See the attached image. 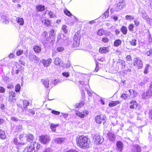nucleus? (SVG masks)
<instances>
[{"label":"nucleus","instance_id":"1","mask_svg":"<svg viewBox=\"0 0 152 152\" xmlns=\"http://www.w3.org/2000/svg\"><path fill=\"white\" fill-rule=\"evenodd\" d=\"M76 140L77 145L80 148L86 149L89 147L90 141L86 137L82 136H77Z\"/></svg>","mask_w":152,"mask_h":152},{"label":"nucleus","instance_id":"2","mask_svg":"<svg viewBox=\"0 0 152 152\" xmlns=\"http://www.w3.org/2000/svg\"><path fill=\"white\" fill-rule=\"evenodd\" d=\"M81 38L80 34L78 32H77L75 34L74 37V42L73 44V46L74 47H78L80 45V40Z\"/></svg>","mask_w":152,"mask_h":152},{"label":"nucleus","instance_id":"3","mask_svg":"<svg viewBox=\"0 0 152 152\" xmlns=\"http://www.w3.org/2000/svg\"><path fill=\"white\" fill-rule=\"evenodd\" d=\"M106 118V116L102 114L96 116L95 118L96 122L98 124H100L102 122L104 124V121Z\"/></svg>","mask_w":152,"mask_h":152},{"label":"nucleus","instance_id":"4","mask_svg":"<svg viewBox=\"0 0 152 152\" xmlns=\"http://www.w3.org/2000/svg\"><path fill=\"white\" fill-rule=\"evenodd\" d=\"M125 6L124 2L123 1H121L114 6V9L115 11H118L123 9Z\"/></svg>","mask_w":152,"mask_h":152},{"label":"nucleus","instance_id":"5","mask_svg":"<svg viewBox=\"0 0 152 152\" xmlns=\"http://www.w3.org/2000/svg\"><path fill=\"white\" fill-rule=\"evenodd\" d=\"M133 64L134 65L137 66L138 69L141 68L143 66L141 60L137 58H134Z\"/></svg>","mask_w":152,"mask_h":152},{"label":"nucleus","instance_id":"6","mask_svg":"<svg viewBox=\"0 0 152 152\" xmlns=\"http://www.w3.org/2000/svg\"><path fill=\"white\" fill-rule=\"evenodd\" d=\"M39 140L41 143L45 144L49 142L50 139L47 136L42 135L40 137Z\"/></svg>","mask_w":152,"mask_h":152},{"label":"nucleus","instance_id":"7","mask_svg":"<svg viewBox=\"0 0 152 152\" xmlns=\"http://www.w3.org/2000/svg\"><path fill=\"white\" fill-rule=\"evenodd\" d=\"M77 116L80 117L81 118H83L85 116H87L88 114V111L85 110L81 112L79 111H77L75 113Z\"/></svg>","mask_w":152,"mask_h":152},{"label":"nucleus","instance_id":"8","mask_svg":"<svg viewBox=\"0 0 152 152\" xmlns=\"http://www.w3.org/2000/svg\"><path fill=\"white\" fill-rule=\"evenodd\" d=\"M36 142H33L31 144L27 146V152H35V145Z\"/></svg>","mask_w":152,"mask_h":152},{"label":"nucleus","instance_id":"9","mask_svg":"<svg viewBox=\"0 0 152 152\" xmlns=\"http://www.w3.org/2000/svg\"><path fill=\"white\" fill-rule=\"evenodd\" d=\"M116 146L118 152H121L123 150V146L122 142L120 141H118L116 143Z\"/></svg>","mask_w":152,"mask_h":152},{"label":"nucleus","instance_id":"10","mask_svg":"<svg viewBox=\"0 0 152 152\" xmlns=\"http://www.w3.org/2000/svg\"><path fill=\"white\" fill-rule=\"evenodd\" d=\"M132 149V151L134 152H140L141 151V147L138 144L133 145Z\"/></svg>","mask_w":152,"mask_h":152},{"label":"nucleus","instance_id":"11","mask_svg":"<svg viewBox=\"0 0 152 152\" xmlns=\"http://www.w3.org/2000/svg\"><path fill=\"white\" fill-rule=\"evenodd\" d=\"M42 63L44 66L45 67L49 66L52 62V60L50 58H49L47 60H42Z\"/></svg>","mask_w":152,"mask_h":152},{"label":"nucleus","instance_id":"12","mask_svg":"<svg viewBox=\"0 0 152 152\" xmlns=\"http://www.w3.org/2000/svg\"><path fill=\"white\" fill-rule=\"evenodd\" d=\"M65 37L63 34H58L57 38V41L62 44V42L61 41H63L64 39H65Z\"/></svg>","mask_w":152,"mask_h":152},{"label":"nucleus","instance_id":"13","mask_svg":"<svg viewBox=\"0 0 152 152\" xmlns=\"http://www.w3.org/2000/svg\"><path fill=\"white\" fill-rule=\"evenodd\" d=\"M94 142L96 144L101 143L103 142V140L101 137L98 135L96 136L94 139Z\"/></svg>","mask_w":152,"mask_h":152},{"label":"nucleus","instance_id":"14","mask_svg":"<svg viewBox=\"0 0 152 152\" xmlns=\"http://www.w3.org/2000/svg\"><path fill=\"white\" fill-rule=\"evenodd\" d=\"M109 51L107 48L103 47L100 48L99 50V52L102 54H105Z\"/></svg>","mask_w":152,"mask_h":152},{"label":"nucleus","instance_id":"15","mask_svg":"<svg viewBox=\"0 0 152 152\" xmlns=\"http://www.w3.org/2000/svg\"><path fill=\"white\" fill-rule=\"evenodd\" d=\"M107 135L110 141H115V135L111 132H109L108 133Z\"/></svg>","mask_w":152,"mask_h":152},{"label":"nucleus","instance_id":"16","mask_svg":"<svg viewBox=\"0 0 152 152\" xmlns=\"http://www.w3.org/2000/svg\"><path fill=\"white\" fill-rule=\"evenodd\" d=\"M29 56L31 60L32 61L34 60L36 62H38L39 61V58L34 54H31Z\"/></svg>","mask_w":152,"mask_h":152},{"label":"nucleus","instance_id":"17","mask_svg":"<svg viewBox=\"0 0 152 152\" xmlns=\"http://www.w3.org/2000/svg\"><path fill=\"white\" fill-rule=\"evenodd\" d=\"M66 140V139L64 138H60L56 139L55 142L57 144H61Z\"/></svg>","mask_w":152,"mask_h":152},{"label":"nucleus","instance_id":"18","mask_svg":"<svg viewBox=\"0 0 152 152\" xmlns=\"http://www.w3.org/2000/svg\"><path fill=\"white\" fill-rule=\"evenodd\" d=\"M1 20L4 24H7L9 23L8 19L7 17L4 15L1 16Z\"/></svg>","mask_w":152,"mask_h":152},{"label":"nucleus","instance_id":"19","mask_svg":"<svg viewBox=\"0 0 152 152\" xmlns=\"http://www.w3.org/2000/svg\"><path fill=\"white\" fill-rule=\"evenodd\" d=\"M64 39L63 41H61L62 42V44L66 45L71 43V41L69 40V39L67 37H65V39Z\"/></svg>","mask_w":152,"mask_h":152},{"label":"nucleus","instance_id":"20","mask_svg":"<svg viewBox=\"0 0 152 152\" xmlns=\"http://www.w3.org/2000/svg\"><path fill=\"white\" fill-rule=\"evenodd\" d=\"M54 64L56 65L61 66L63 65L61 64L62 62L61 60L58 58H56L54 60Z\"/></svg>","mask_w":152,"mask_h":152},{"label":"nucleus","instance_id":"21","mask_svg":"<svg viewBox=\"0 0 152 152\" xmlns=\"http://www.w3.org/2000/svg\"><path fill=\"white\" fill-rule=\"evenodd\" d=\"M120 103V102L118 101H111L110 102L109 104V106L110 107H112L113 106H116Z\"/></svg>","mask_w":152,"mask_h":152},{"label":"nucleus","instance_id":"22","mask_svg":"<svg viewBox=\"0 0 152 152\" xmlns=\"http://www.w3.org/2000/svg\"><path fill=\"white\" fill-rule=\"evenodd\" d=\"M16 21L20 25H22L24 23V20L23 18L18 17L16 19Z\"/></svg>","mask_w":152,"mask_h":152},{"label":"nucleus","instance_id":"23","mask_svg":"<svg viewBox=\"0 0 152 152\" xmlns=\"http://www.w3.org/2000/svg\"><path fill=\"white\" fill-rule=\"evenodd\" d=\"M41 82L44 85L45 87L48 88L49 87V80L48 79H42L41 80Z\"/></svg>","mask_w":152,"mask_h":152},{"label":"nucleus","instance_id":"24","mask_svg":"<svg viewBox=\"0 0 152 152\" xmlns=\"http://www.w3.org/2000/svg\"><path fill=\"white\" fill-rule=\"evenodd\" d=\"M36 9L38 11H42L45 10V6L39 5L36 6Z\"/></svg>","mask_w":152,"mask_h":152},{"label":"nucleus","instance_id":"25","mask_svg":"<svg viewBox=\"0 0 152 152\" xmlns=\"http://www.w3.org/2000/svg\"><path fill=\"white\" fill-rule=\"evenodd\" d=\"M6 138L5 134L4 131L0 129V138L4 139Z\"/></svg>","mask_w":152,"mask_h":152},{"label":"nucleus","instance_id":"26","mask_svg":"<svg viewBox=\"0 0 152 152\" xmlns=\"http://www.w3.org/2000/svg\"><path fill=\"white\" fill-rule=\"evenodd\" d=\"M121 42L122 41L120 39L116 40L114 42V45L115 46L118 47L121 44Z\"/></svg>","mask_w":152,"mask_h":152},{"label":"nucleus","instance_id":"27","mask_svg":"<svg viewBox=\"0 0 152 152\" xmlns=\"http://www.w3.org/2000/svg\"><path fill=\"white\" fill-rule=\"evenodd\" d=\"M121 31L124 34H126L127 32V29L126 27L123 26L121 28Z\"/></svg>","mask_w":152,"mask_h":152},{"label":"nucleus","instance_id":"28","mask_svg":"<svg viewBox=\"0 0 152 152\" xmlns=\"http://www.w3.org/2000/svg\"><path fill=\"white\" fill-rule=\"evenodd\" d=\"M130 104L131 105L130 106V108L131 109L134 108L135 105L136 106V107H137L138 105L136 101L132 100Z\"/></svg>","mask_w":152,"mask_h":152},{"label":"nucleus","instance_id":"29","mask_svg":"<svg viewBox=\"0 0 152 152\" xmlns=\"http://www.w3.org/2000/svg\"><path fill=\"white\" fill-rule=\"evenodd\" d=\"M23 105L25 109L27 108V107L28 105L29 104V102L28 101L24 100L23 101Z\"/></svg>","mask_w":152,"mask_h":152},{"label":"nucleus","instance_id":"30","mask_svg":"<svg viewBox=\"0 0 152 152\" xmlns=\"http://www.w3.org/2000/svg\"><path fill=\"white\" fill-rule=\"evenodd\" d=\"M26 137L27 138V139L29 142H30L31 140H33L34 136L32 134H28V135H26Z\"/></svg>","mask_w":152,"mask_h":152},{"label":"nucleus","instance_id":"31","mask_svg":"<svg viewBox=\"0 0 152 152\" xmlns=\"http://www.w3.org/2000/svg\"><path fill=\"white\" fill-rule=\"evenodd\" d=\"M130 96L126 94H123L121 95V97L124 99H129Z\"/></svg>","mask_w":152,"mask_h":152},{"label":"nucleus","instance_id":"32","mask_svg":"<svg viewBox=\"0 0 152 152\" xmlns=\"http://www.w3.org/2000/svg\"><path fill=\"white\" fill-rule=\"evenodd\" d=\"M21 88L20 85L19 84H17L15 88V91L16 92H19Z\"/></svg>","mask_w":152,"mask_h":152},{"label":"nucleus","instance_id":"33","mask_svg":"<svg viewBox=\"0 0 152 152\" xmlns=\"http://www.w3.org/2000/svg\"><path fill=\"white\" fill-rule=\"evenodd\" d=\"M145 54L147 56H151L152 55V49L147 50L145 53Z\"/></svg>","mask_w":152,"mask_h":152},{"label":"nucleus","instance_id":"34","mask_svg":"<svg viewBox=\"0 0 152 152\" xmlns=\"http://www.w3.org/2000/svg\"><path fill=\"white\" fill-rule=\"evenodd\" d=\"M34 50L37 53H39L41 51V48L39 46H35L34 47Z\"/></svg>","mask_w":152,"mask_h":152},{"label":"nucleus","instance_id":"35","mask_svg":"<svg viewBox=\"0 0 152 152\" xmlns=\"http://www.w3.org/2000/svg\"><path fill=\"white\" fill-rule=\"evenodd\" d=\"M23 50L19 49L16 51V54L17 56H20L23 54Z\"/></svg>","mask_w":152,"mask_h":152},{"label":"nucleus","instance_id":"36","mask_svg":"<svg viewBox=\"0 0 152 152\" xmlns=\"http://www.w3.org/2000/svg\"><path fill=\"white\" fill-rule=\"evenodd\" d=\"M18 139L16 138H15L14 139V144L17 145H23L24 143H19L18 142Z\"/></svg>","mask_w":152,"mask_h":152},{"label":"nucleus","instance_id":"37","mask_svg":"<svg viewBox=\"0 0 152 152\" xmlns=\"http://www.w3.org/2000/svg\"><path fill=\"white\" fill-rule=\"evenodd\" d=\"M67 27L65 25H63L62 27V30L65 33H66L67 32Z\"/></svg>","mask_w":152,"mask_h":152},{"label":"nucleus","instance_id":"38","mask_svg":"<svg viewBox=\"0 0 152 152\" xmlns=\"http://www.w3.org/2000/svg\"><path fill=\"white\" fill-rule=\"evenodd\" d=\"M136 39H133L130 41V42L132 45L135 46L136 45Z\"/></svg>","mask_w":152,"mask_h":152},{"label":"nucleus","instance_id":"39","mask_svg":"<svg viewBox=\"0 0 152 152\" xmlns=\"http://www.w3.org/2000/svg\"><path fill=\"white\" fill-rule=\"evenodd\" d=\"M148 97L150 98L151 96H152V89H149L146 92Z\"/></svg>","mask_w":152,"mask_h":152},{"label":"nucleus","instance_id":"40","mask_svg":"<svg viewBox=\"0 0 152 152\" xmlns=\"http://www.w3.org/2000/svg\"><path fill=\"white\" fill-rule=\"evenodd\" d=\"M142 98L143 99H146L149 98L146 92L143 93L142 95Z\"/></svg>","mask_w":152,"mask_h":152},{"label":"nucleus","instance_id":"41","mask_svg":"<svg viewBox=\"0 0 152 152\" xmlns=\"http://www.w3.org/2000/svg\"><path fill=\"white\" fill-rule=\"evenodd\" d=\"M109 16V9H108L103 15V18H106Z\"/></svg>","mask_w":152,"mask_h":152},{"label":"nucleus","instance_id":"42","mask_svg":"<svg viewBox=\"0 0 152 152\" xmlns=\"http://www.w3.org/2000/svg\"><path fill=\"white\" fill-rule=\"evenodd\" d=\"M58 126V125H56L53 124H51L50 125V127L52 129V130L53 131L55 132L56 130V129H55V128Z\"/></svg>","mask_w":152,"mask_h":152},{"label":"nucleus","instance_id":"43","mask_svg":"<svg viewBox=\"0 0 152 152\" xmlns=\"http://www.w3.org/2000/svg\"><path fill=\"white\" fill-rule=\"evenodd\" d=\"M97 34L99 36H102L104 34V31L102 29H100L97 31Z\"/></svg>","mask_w":152,"mask_h":152},{"label":"nucleus","instance_id":"44","mask_svg":"<svg viewBox=\"0 0 152 152\" xmlns=\"http://www.w3.org/2000/svg\"><path fill=\"white\" fill-rule=\"evenodd\" d=\"M9 96H12V97H15L16 96L15 93L13 91H10L9 93Z\"/></svg>","mask_w":152,"mask_h":152},{"label":"nucleus","instance_id":"45","mask_svg":"<svg viewBox=\"0 0 152 152\" xmlns=\"http://www.w3.org/2000/svg\"><path fill=\"white\" fill-rule=\"evenodd\" d=\"M44 23V25L47 26H49L50 24V22L47 20H45L44 22L42 21Z\"/></svg>","mask_w":152,"mask_h":152},{"label":"nucleus","instance_id":"46","mask_svg":"<svg viewBox=\"0 0 152 152\" xmlns=\"http://www.w3.org/2000/svg\"><path fill=\"white\" fill-rule=\"evenodd\" d=\"M64 12L65 14L68 16H70L72 15L71 12L67 10H64Z\"/></svg>","mask_w":152,"mask_h":152},{"label":"nucleus","instance_id":"47","mask_svg":"<svg viewBox=\"0 0 152 152\" xmlns=\"http://www.w3.org/2000/svg\"><path fill=\"white\" fill-rule=\"evenodd\" d=\"M22 129V126L21 125H19L17 126L16 128V131L17 132L20 131Z\"/></svg>","mask_w":152,"mask_h":152},{"label":"nucleus","instance_id":"48","mask_svg":"<svg viewBox=\"0 0 152 152\" xmlns=\"http://www.w3.org/2000/svg\"><path fill=\"white\" fill-rule=\"evenodd\" d=\"M48 15L51 18H53L55 16V14L51 11L48 12Z\"/></svg>","mask_w":152,"mask_h":152},{"label":"nucleus","instance_id":"49","mask_svg":"<svg viewBox=\"0 0 152 152\" xmlns=\"http://www.w3.org/2000/svg\"><path fill=\"white\" fill-rule=\"evenodd\" d=\"M102 41L103 42L106 43L108 42L109 39L106 37H104L102 38Z\"/></svg>","mask_w":152,"mask_h":152},{"label":"nucleus","instance_id":"50","mask_svg":"<svg viewBox=\"0 0 152 152\" xmlns=\"http://www.w3.org/2000/svg\"><path fill=\"white\" fill-rule=\"evenodd\" d=\"M118 62H119V63H121V64L124 66H125V62L123 60L119 59L118 60Z\"/></svg>","mask_w":152,"mask_h":152},{"label":"nucleus","instance_id":"51","mask_svg":"<svg viewBox=\"0 0 152 152\" xmlns=\"http://www.w3.org/2000/svg\"><path fill=\"white\" fill-rule=\"evenodd\" d=\"M85 89L87 91V94L88 96H92L93 93L89 90H88V89H87L86 88Z\"/></svg>","mask_w":152,"mask_h":152},{"label":"nucleus","instance_id":"52","mask_svg":"<svg viewBox=\"0 0 152 152\" xmlns=\"http://www.w3.org/2000/svg\"><path fill=\"white\" fill-rule=\"evenodd\" d=\"M84 105V102H81L80 103L78 104V105L77 106V107H82Z\"/></svg>","mask_w":152,"mask_h":152},{"label":"nucleus","instance_id":"53","mask_svg":"<svg viewBox=\"0 0 152 152\" xmlns=\"http://www.w3.org/2000/svg\"><path fill=\"white\" fill-rule=\"evenodd\" d=\"M51 113L56 115H58L60 114V113L59 111H56L54 110H53L51 111Z\"/></svg>","mask_w":152,"mask_h":152},{"label":"nucleus","instance_id":"54","mask_svg":"<svg viewBox=\"0 0 152 152\" xmlns=\"http://www.w3.org/2000/svg\"><path fill=\"white\" fill-rule=\"evenodd\" d=\"M13 97L9 96L8 97V101L10 102L11 103L13 102L14 99Z\"/></svg>","mask_w":152,"mask_h":152},{"label":"nucleus","instance_id":"55","mask_svg":"<svg viewBox=\"0 0 152 152\" xmlns=\"http://www.w3.org/2000/svg\"><path fill=\"white\" fill-rule=\"evenodd\" d=\"M126 18L127 20H132L134 18V17L130 15H127L126 16Z\"/></svg>","mask_w":152,"mask_h":152},{"label":"nucleus","instance_id":"56","mask_svg":"<svg viewBox=\"0 0 152 152\" xmlns=\"http://www.w3.org/2000/svg\"><path fill=\"white\" fill-rule=\"evenodd\" d=\"M62 74L63 76L66 77H67L69 76V73L68 72H64Z\"/></svg>","mask_w":152,"mask_h":152},{"label":"nucleus","instance_id":"57","mask_svg":"<svg viewBox=\"0 0 152 152\" xmlns=\"http://www.w3.org/2000/svg\"><path fill=\"white\" fill-rule=\"evenodd\" d=\"M8 57L10 58H12L15 57V55L13 53H10L9 56Z\"/></svg>","mask_w":152,"mask_h":152},{"label":"nucleus","instance_id":"58","mask_svg":"<svg viewBox=\"0 0 152 152\" xmlns=\"http://www.w3.org/2000/svg\"><path fill=\"white\" fill-rule=\"evenodd\" d=\"M149 117L151 119H152V108L149 110Z\"/></svg>","mask_w":152,"mask_h":152},{"label":"nucleus","instance_id":"59","mask_svg":"<svg viewBox=\"0 0 152 152\" xmlns=\"http://www.w3.org/2000/svg\"><path fill=\"white\" fill-rule=\"evenodd\" d=\"M48 35V33L45 31H44L42 34V36L43 37H46Z\"/></svg>","mask_w":152,"mask_h":152},{"label":"nucleus","instance_id":"60","mask_svg":"<svg viewBox=\"0 0 152 152\" xmlns=\"http://www.w3.org/2000/svg\"><path fill=\"white\" fill-rule=\"evenodd\" d=\"M134 27V26L133 24H131L129 25L128 28L129 31H133V28Z\"/></svg>","mask_w":152,"mask_h":152},{"label":"nucleus","instance_id":"61","mask_svg":"<svg viewBox=\"0 0 152 152\" xmlns=\"http://www.w3.org/2000/svg\"><path fill=\"white\" fill-rule=\"evenodd\" d=\"M50 35L52 36H55V34L54 33V31L53 29H52L50 31Z\"/></svg>","mask_w":152,"mask_h":152},{"label":"nucleus","instance_id":"62","mask_svg":"<svg viewBox=\"0 0 152 152\" xmlns=\"http://www.w3.org/2000/svg\"><path fill=\"white\" fill-rule=\"evenodd\" d=\"M64 50V48L62 47H58L57 49V50L58 52H62Z\"/></svg>","mask_w":152,"mask_h":152},{"label":"nucleus","instance_id":"63","mask_svg":"<svg viewBox=\"0 0 152 152\" xmlns=\"http://www.w3.org/2000/svg\"><path fill=\"white\" fill-rule=\"evenodd\" d=\"M35 145L36 146V149L37 151L39 150L41 147L40 145L39 144H38V143L36 144H36L35 145Z\"/></svg>","mask_w":152,"mask_h":152},{"label":"nucleus","instance_id":"64","mask_svg":"<svg viewBox=\"0 0 152 152\" xmlns=\"http://www.w3.org/2000/svg\"><path fill=\"white\" fill-rule=\"evenodd\" d=\"M126 59L128 61H130L132 60L131 56L130 55H128L126 57Z\"/></svg>","mask_w":152,"mask_h":152}]
</instances>
